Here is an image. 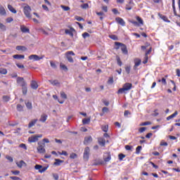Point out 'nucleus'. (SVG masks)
<instances>
[{
    "label": "nucleus",
    "mask_w": 180,
    "mask_h": 180,
    "mask_svg": "<svg viewBox=\"0 0 180 180\" xmlns=\"http://www.w3.org/2000/svg\"><path fill=\"white\" fill-rule=\"evenodd\" d=\"M115 45L116 46L115 50H119L121 47V51L125 56L129 54V51L127 50V46L124 44H122L120 42H115Z\"/></svg>",
    "instance_id": "f257e3e1"
},
{
    "label": "nucleus",
    "mask_w": 180,
    "mask_h": 180,
    "mask_svg": "<svg viewBox=\"0 0 180 180\" xmlns=\"http://www.w3.org/2000/svg\"><path fill=\"white\" fill-rule=\"evenodd\" d=\"M133 88V84L131 83L124 84L122 88H120L117 91V94H126L127 91H130Z\"/></svg>",
    "instance_id": "f03ea898"
},
{
    "label": "nucleus",
    "mask_w": 180,
    "mask_h": 180,
    "mask_svg": "<svg viewBox=\"0 0 180 180\" xmlns=\"http://www.w3.org/2000/svg\"><path fill=\"white\" fill-rule=\"evenodd\" d=\"M23 12L26 18H28V19H32V14H30V13L32 12V8L30 7V6L27 5L24 6Z\"/></svg>",
    "instance_id": "7ed1b4c3"
},
{
    "label": "nucleus",
    "mask_w": 180,
    "mask_h": 180,
    "mask_svg": "<svg viewBox=\"0 0 180 180\" xmlns=\"http://www.w3.org/2000/svg\"><path fill=\"white\" fill-rule=\"evenodd\" d=\"M44 147H46L45 143L41 141L38 142V147L37 150L39 154H44V153H46V148H44Z\"/></svg>",
    "instance_id": "20e7f679"
},
{
    "label": "nucleus",
    "mask_w": 180,
    "mask_h": 180,
    "mask_svg": "<svg viewBox=\"0 0 180 180\" xmlns=\"http://www.w3.org/2000/svg\"><path fill=\"white\" fill-rule=\"evenodd\" d=\"M42 137V134L32 136L31 137L28 138V141L29 143H36V141H39V139H41Z\"/></svg>",
    "instance_id": "39448f33"
},
{
    "label": "nucleus",
    "mask_w": 180,
    "mask_h": 180,
    "mask_svg": "<svg viewBox=\"0 0 180 180\" xmlns=\"http://www.w3.org/2000/svg\"><path fill=\"white\" fill-rule=\"evenodd\" d=\"M66 58L69 63H74V59L71 56H75V53L72 51H70L65 53Z\"/></svg>",
    "instance_id": "423d86ee"
},
{
    "label": "nucleus",
    "mask_w": 180,
    "mask_h": 180,
    "mask_svg": "<svg viewBox=\"0 0 180 180\" xmlns=\"http://www.w3.org/2000/svg\"><path fill=\"white\" fill-rule=\"evenodd\" d=\"M91 150L89 149V147H86L84 149V152L83 154V160H84L85 161H88V160H89V153H90Z\"/></svg>",
    "instance_id": "0eeeda50"
},
{
    "label": "nucleus",
    "mask_w": 180,
    "mask_h": 180,
    "mask_svg": "<svg viewBox=\"0 0 180 180\" xmlns=\"http://www.w3.org/2000/svg\"><path fill=\"white\" fill-rule=\"evenodd\" d=\"M34 169L38 170L40 174H43V172H46V171H47V167H43L41 165H36L34 166Z\"/></svg>",
    "instance_id": "6e6552de"
},
{
    "label": "nucleus",
    "mask_w": 180,
    "mask_h": 180,
    "mask_svg": "<svg viewBox=\"0 0 180 180\" xmlns=\"http://www.w3.org/2000/svg\"><path fill=\"white\" fill-rule=\"evenodd\" d=\"M17 84H18V85L21 86L22 87L27 86V83H26V81H25V79L20 77H18L17 78Z\"/></svg>",
    "instance_id": "1a4fd4ad"
},
{
    "label": "nucleus",
    "mask_w": 180,
    "mask_h": 180,
    "mask_svg": "<svg viewBox=\"0 0 180 180\" xmlns=\"http://www.w3.org/2000/svg\"><path fill=\"white\" fill-rule=\"evenodd\" d=\"M97 140L98 143L99 144V146H101V147H105L106 146V143H109V141H106L103 137H98Z\"/></svg>",
    "instance_id": "9d476101"
},
{
    "label": "nucleus",
    "mask_w": 180,
    "mask_h": 180,
    "mask_svg": "<svg viewBox=\"0 0 180 180\" xmlns=\"http://www.w3.org/2000/svg\"><path fill=\"white\" fill-rule=\"evenodd\" d=\"M134 70L136 71L137 70V67H139L141 65V59L136 58L134 59Z\"/></svg>",
    "instance_id": "9b49d317"
},
{
    "label": "nucleus",
    "mask_w": 180,
    "mask_h": 180,
    "mask_svg": "<svg viewBox=\"0 0 180 180\" xmlns=\"http://www.w3.org/2000/svg\"><path fill=\"white\" fill-rule=\"evenodd\" d=\"M29 60H33V61H39V60H43V56L39 57L37 55H30L28 57Z\"/></svg>",
    "instance_id": "f8f14e48"
},
{
    "label": "nucleus",
    "mask_w": 180,
    "mask_h": 180,
    "mask_svg": "<svg viewBox=\"0 0 180 180\" xmlns=\"http://www.w3.org/2000/svg\"><path fill=\"white\" fill-rule=\"evenodd\" d=\"M115 22L119 25H121V26H126V22H124V20L120 17H117L115 18Z\"/></svg>",
    "instance_id": "ddd939ff"
},
{
    "label": "nucleus",
    "mask_w": 180,
    "mask_h": 180,
    "mask_svg": "<svg viewBox=\"0 0 180 180\" xmlns=\"http://www.w3.org/2000/svg\"><path fill=\"white\" fill-rule=\"evenodd\" d=\"M92 136H86L84 138V144L85 146H88V144H89V143H92Z\"/></svg>",
    "instance_id": "4468645a"
},
{
    "label": "nucleus",
    "mask_w": 180,
    "mask_h": 180,
    "mask_svg": "<svg viewBox=\"0 0 180 180\" xmlns=\"http://www.w3.org/2000/svg\"><path fill=\"white\" fill-rule=\"evenodd\" d=\"M158 16H159V18H160V19L164 20V22H166L167 23L171 22V21L168 19V17H167L166 15H164L161 13H158Z\"/></svg>",
    "instance_id": "2eb2a0df"
},
{
    "label": "nucleus",
    "mask_w": 180,
    "mask_h": 180,
    "mask_svg": "<svg viewBox=\"0 0 180 180\" xmlns=\"http://www.w3.org/2000/svg\"><path fill=\"white\" fill-rule=\"evenodd\" d=\"M30 86L32 89H37L39 88V84H37V82L32 80L31 81Z\"/></svg>",
    "instance_id": "dca6fc26"
},
{
    "label": "nucleus",
    "mask_w": 180,
    "mask_h": 180,
    "mask_svg": "<svg viewBox=\"0 0 180 180\" xmlns=\"http://www.w3.org/2000/svg\"><path fill=\"white\" fill-rule=\"evenodd\" d=\"M172 8L174 16H177V18H179L180 14H178L176 13V9L175 8V0H172Z\"/></svg>",
    "instance_id": "f3484780"
},
{
    "label": "nucleus",
    "mask_w": 180,
    "mask_h": 180,
    "mask_svg": "<svg viewBox=\"0 0 180 180\" xmlns=\"http://www.w3.org/2000/svg\"><path fill=\"white\" fill-rule=\"evenodd\" d=\"M13 58L15 60H24L25 55L15 54L13 56Z\"/></svg>",
    "instance_id": "a211bd4d"
},
{
    "label": "nucleus",
    "mask_w": 180,
    "mask_h": 180,
    "mask_svg": "<svg viewBox=\"0 0 180 180\" xmlns=\"http://www.w3.org/2000/svg\"><path fill=\"white\" fill-rule=\"evenodd\" d=\"M63 162H64V160H61L60 159H55V162L53 163V165H55L56 167H60V165H61Z\"/></svg>",
    "instance_id": "6ab92c4d"
},
{
    "label": "nucleus",
    "mask_w": 180,
    "mask_h": 180,
    "mask_svg": "<svg viewBox=\"0 0 180 180\" xmlns=\"http://www.w3.org/2000/svg\"><path fill=\"white\" fill-rule=\"evenodd\" d=\"M47 115L43 114L41 115V117L39 119V122H41V123H46V120H47Z\"/></svg>",
    "instance_id": "aec40b11"
},
{
    "label": "nucleus",
    "mask_w": 180,
    "mask_h": 180,
    "mask_svg": "<svg viewBox=\"0 0 180 180\" xmlns=\"http://www.w3.org/2000/svg\"><path fill=\"white\" fill-rule=\"evenodd\" d=\"M15 49L18 51H26V50H27V48L24 46H17Z\"/></svg>",
    "instance_id": "412c9836"
},
{
    "label": "nucleus",
    "mask_w": 180,
    "mask_h": 180,
    "mask_svg": "<svg viewBox=\"0 0 180 180\" xmlns=\"http://www.w3.org/2000/svg\"><path fill=\"white\" fill-rule=\"evenodd\" d=\"M49 82L53 86H57V85H60V82L58 80L55 79V80H49Z\"/></svg>",
    "instance_id": "4be33fe9"
},
{
    "label": "nucleus",
    "mask_w": 180,
    "mask_h": 180,
    "mask_svg": "<svg viewBox=\"0 0 180 180\" xmlns=\"http://www.w3.org/2000/svg\"><path fill=\"white\" fill-rule=\"evenodd\" d=\"M20 30L22 33H29V32H30L29 28L26 27L25 25L20 27Z\"/></svg>",
    "instance_id": "5701e85b"
},
{
    "label": "nucleus",
    "mask_w": 180,
    "mask_h": 180,
    "mask_svg": "<svg viewBox=\"0 0 180 180\" xmlns=\"http://www.w3.org/2000/svg\"><path fill=\"white\" fill-rule=\"evenodd\" d=\"M38 120H37V119H35V120H32V121L29 123V124H28L29 129L33 127V126H34V124H36V123H37Z\"/></svg>",
    "instance_id": "b1692460"
},
{
    "label": "nucleus",
    "mask_w": 180,
    "mask_h": 180,
    "mask_svg": "<svg viewBox=\"0 0 180 180\" xmlns=\"http://www.w3.org/2000/svg\"><path fill=\"white\" fill-rule=\"evenodd\" d=\"M105 162H109L110 160H112V155H110V153H107V157L103 158Z\"/></svg>",
    "instance_id": "393cba45"
},
{
    "label": "nucleus",
    "mask_w": 180,
    "mask_h": 180,
    "mask_svg": "<svg viewBox=\"0 0 180 180\" xmlns=\"http://www.w3.org/2000/svg\"><path fill=\"white\" fill-rule=\"evenodd\" d=\"M176 116H178V111H175L173 114L168 116L166 119L167 120H171V119H174Z\"/></svg>",
    "instance_id": "a878e982"
},
{
    "label": "nucleus",
    "mask_w": 180,
    "mask_h": 180,
    "mask_svg": "<svg viewBox=\"0 0 180 180\" xmlns=\"http://www.w3.org/2000/svg\"><path fill=\"white\" fill-rule=\"evenodd\" d=\"M8 8L10 11V12H12V13H16V9H15V8H13V6H12V5L8 4Z\"/></svg>",
    "instance_id": "bb28decb"
},
{
    "label": "nucleus",
    "mask_w": 180,
    "mask_h": 180,
    "mask_svg": "<svg viewBox=\"0 0 180 180\" xmlns=\"http://www.w3.org/2000/svg\"><path fill=\"white\" fill-rule=\"evenodd\" d=\"M0 15H6V11H5V8L4 6H0Z\"/></svg>",
    "instance_id": "cd10ccee"
},
{
    "label": "nucleus",
    "mask_w": 180,
    "mask_h": 180,
    "mask_svg": "<svg viewBox=\"0 0 180 180\" xmlns=\"http://www.w3.org/2000/svg\"><path fill=\"white\" fill-rule=\"evenodd\" d=\"M83 124H89L91 123V118H84L82 120Z\"/></svg>",
    "instance_id": "c85d7f7f"
},
{
    "label": "nucleus",
    "mask_w": 180,
    "mask_h": 180,
    "mask_svg": "<svg viewBox=\"0 0 180 180\" xmlns=\"http://www.w3.org/2000/svg\"><path fill=\"white\" fill-rule=\"evenodd\" d=\"M116 60H117V63L120 65V67H122V65H123V63L122 62V60H120V57L116 56Z\"/></svg>",
    "instance_id": "c756f323"
},
{
    "label": "nucleus",
    "mask_w": 180,
    "mask_h": 180,
    "mask_svg": "<svg viewBox=\"0 0 180 180\" xmlns=\"http://www.w3.org/2000/svg\"><path fill=\"white\" fill-rule=\"evenodd\" d=\"M65 33L66 34H69V36H70L71 37H74V33H72V31L70 30H65Z\"/></svg>",
    "instance_id": "7c9ffc66"
},
{
    "label": "nucleus",
    "mask_w": 180,
    "mask_h": 180,
    "mask_svg": "<svg viewBox=\"0 0 180 180\" xmlns=\"http://www.w3.org/2000/svg\"><path fill=\"white\" fill-rule=\"evenodd\" d=\"M101 129H102L103 131H104L105 133H108V130H109V126L104 125V126L101 127Z\"/></svg>",
    "instance_id": "2f4dec72"
},
{
    "label": "nucleus",
    "mask_w": 180,
    "mask_h": 180,
    "mask_svg": "<svg viewBox=\"0 0 180 180\" xmlns=\"http://www.w3.org/2000/svg\"><path fill=\"white\" fill-rule=\"evenodd\" d=\"M118 158H119L120 161H123V159L126 158V155H124L123 153H120L118 155Z\"/></svg>",
    "instance_id": "473e14b6"
},
{
    "label": "nucleus",
    "mask_w": 180,
    "mask_h": 180,
    "mask_svg": "<svg viewBox=\"0 0 180 180\" xmlns=\"http://www.w3.org/2000/svg\"><path fill=\"white\" fill-rule=\"evenodd\" d=\"M22 91L23 95H27V86H24L23 87H22Z\"/></svg>",
    "instance_id": "72a5a7b5"
},
{
    "label": "nucleus",
    "mask_w": 180,
    "mask_h": 180,
    "mask_svg": "<svg viewBox=\"0 0 180 180\" xmlns=\"http://www.w3.org/2000/svg\"><path fill=\"white\" fill-rule=\"evenodd\" d=\"M0 29L2 32H6V26L0 22Z\"/></svg>",
    "instance_id": "f704fd0d"
},
{
    "label": "nucleus",
    "mask_w": 180,
    "mask_h": 180,
    "mask_svg": "<svg viewBox=\"0 0 180 180\" xmlns=\"http://www.w3.org/2000/svg\"><path fill=\"white\" fill-rule=\"evenodd\" d=\"M142 148H143V147L141 146H139L136 147V154H140V153H141Z\"/></svg>",
    "instance_id": "c9c22d12"
},
{
    "label": "nucleus",
    "mask_w": 180,
    "mask_h": 180,
    "mask_svg": "<svg viewBox=\"0 0 180 180\" xmlns=\"http://www.w3.org/2000/svg\"><path fill=\"white\" fill-rule=\"evenodd\" d=\"M23 164H26V162H25L23 160H20L19 163H16L18 168H22V167H23Z\"/></svg>",
    "instance_id": "e433bc0d"
},
{
    "label": "nucleus",
    "mask_w": 180,
    "mask_h": 180,
    "mask_svg": "<svg viewBox=\"0 0 180 180\" xmlns=\"http://www.w3.org/2000/svg\"><path fill=\"white\" fill-rule=\"evenodd\" d=\"M26 107L27 108V109H32L33 106L32 105V102L28 101L27 103H25Z\"/></svg>",
    "instance_id": "4c0bfd02"
},
{
    "label": "nucleus",
    "mask_w": 180,
    "mask_h": 180,
    "mask_svg": "<svg viewBox=\"0 0 180 180\" xmlns=\"http://www.w3.org/2000/svg\"><path fill=\"white\" fill-rule=\"evenodd\" d=\"M109 38L112 39V40H119L117 35H115V34L109 35Z\"/></svg>",
    "instance_id": "58836bf2"
},
{
    "label": "nucleus",
    "mask_w": 180,
    "mask_h": 180,
    "mask_svg": "<svg viewBox=\"0 0 180 180\" xmlns=\"http://www.w3.org/2000/svg\"><path fill=\"white\" fill-rule=\"evenodd\" d=\"M77 157H78V155H77V153H71L70 155V158H71V160H75V158H77Z\"/></svg>",
    "instance_id": "ea45409f"
},
{
    "label": "nucleus",
    "mask_w": 180,
    "mask_h": 180,
    "mask_svg": "<svg viewBox=\"0 0 180 180\" xmlns=\"http://www.w3.org/2000/svg\"><path fill=\"white\" fill-rule=\"evenodd\" d=\"M10 100H11V97L8 96H3V101L4 102H9Z\"/></svg>",
    "instance_id": "a19ab883"
},
{
    "label": "nucleus",
    "mask_w": 180,
    "mask_h": 180,
    "mask_svg": "<svg viewBox=\"0 0 180 180\" xmlns=\"http://www.w3.org/2000/svg\"><path fill=\"white\" fill-rule=\"evenodd\" d=\"M60 97L63 99H67V94L64 91H60Z\"/></svg>",
    "instance_id": "79ce46f5"
},
{
    "label": "nucleus",
    "mask_w": 180,
    "mask_h": 180,
    "mask_svg": "<svg viewBox=\"0 0 180 180\" xmlns=\"http://www.w3.org/2000/svg\"><path fill=\"white\" fill-rule=\"evenodd\" d=\"M112 12L114 13V15H120V12H119L117 8H112Z\"/></svg>",
    "instance_id": "37998d69"
},
{
    "label": "nucleus",
    "mask_w": 180,
    "mask_h": 180,
    "mask_svg": "<svg viewBox=\"0 0 180 180\" xmlns=\"http://www.w3.org/2000/svg\"><path fill=\"white\" fill-rule=\"evenodd\" d=\"M60 8H62V9H63V11H65V12L70 11V7L69 6H60Z\"/></svg>",
    "instance_id": "c03bdc74"
},
{
    "label": "nucleus",
    "mask_w": 180,
    "mask_h": 180,
    "mask_svg": "<svg viewBox=\"0 0 180 180\" xmlns=\"http://www.w3.org/2000/svg\"><path fill=\"white\" fill-rule=\"evenodd\" d=\"M0 74H3V75H6V74H8V70H6V69H0Z\"/></svg>",
    "instance_id": "a18cd8bd"
},
{
    "label": "nucleus",
    "mask_w": 180,
    "mask_h": 180,
    "mask_svg": "<svg viewBox=\"0 0 180 180\" xmlns=\"http://www.w3.org/2000/svg\"><path fill=\"white\" fill-rule=\"evenodd\" d=\"M125 9L126 11H131V9H133V6L130 4H127L125 6Z\"/></svg>",
    "instance_id": "49530a36"
},
{
    "label": "nucleus",
    "mask_w": 180,
    "mask_h": 180,
    "mask_svg": "<svg viewBox=\"0 0 180 180\" xmlns=\"http://www.w3.org/2000/svg\"><path fill=\"white\" fill-rule=\"evenodd\" d=\"M160 146L161 147H167L168 146V143H167L164 141H161Z\"/></svg>",
    "instance_id": "de8ad7c7"
},
{
    "label": "nucleus",
    "mask_w": 180,
    "mask_h": 180,
    "mask_svg": "<svg viewBox=\"0 0 180 180\" xmlns=\"http://www.w3.org/2000/svg\"><path fill=\"white\" fill-rule=\"evenodd\" d=\"M59 155H65L67 157L68 155V153L65 150H63L62 152H58Z\"/></svg>",
    "instance_id": "09e8293b"
},
{
    "label": "nucleus",
    "mask_w": 180,
    "mask_h": 180,
    "mask_svg": "<svg viewBox=\"0 0 180 180\" xmlns=\"http://www.w3.org/2000/svg\"><path fill=\"white\" fill-rule=\"evenodd\" d=\"M17 110L18 112H22V110H23V107L22 106V105L20 104L17 105Z\"/></svg>",
    "instance_id": "8fccbe9b"
},
{
    "label": "nucleus",
    "mask_w": 180,
    "mask_h": 180,
    "mask_svg": "<svg viewBox=\"0 0 180 180\" xmlns=\"http://www.w3.org/2000/svg\"><path fill=\"white\" fill-rule=\"evenodd\" d=\"M91 34H89V33L88 32H84L82 34V37L83 39H86V37H90Z\"/></svg>",
    "instance_id": "3c124183"
},
{
    "label": "nucleus",
    "mask_w": 180,
    "mask_h": 180,
    "mask_svg": "<svg viewBox=\"0 0 180 180\" xmlns=\"http://www.w3.org/2000/svg\"><path fill=\"white\" fill-rule=\"evenodd\" d=\"M81 8L82 9H88L89 8V4H84L83 5H81Z\"/></svg>",
    "instance_id": "603ef678"
},
{
    "label": "nucleus",
    "mask_w": 180,
    "mask_h": 180,
    "mask_svg": "<svg viewBox=\"0 0 180 180\" xmlns=\"http://www.w3.org/2000/svg\"><path fill=\"white\" fill-rule=\"evenodd\" d=\"M131 70V66H127L125 68V71L127 72V74H130V70Z\"/></svg>",
    "instance_id": "864d4df0"
},
{
    "label": "nucleus",
    "mask_w": 180,
    "mask_h": 180,
    "mask_svg": "<svg viewBox=\"0 0 180 180\" xmlns=\"http://www.w3.org/2000/svg\"><path fill=\"white\" fill-rule=\"evenodd\" d=\"M50 65L52 68H57V65L53 60L50 61Z\"/></svg>",
    "instance_id": "5fc2aeb1"
},
{
    "label": "nucleus",
    "mask_w": 180,
    "mask_h": 180,
    "mask_svg": "<svg viewBox=\"0 0 180 180\" xmlns=\"http://www.w3.org/2000/svg\"><path fill=\"white\" fill-rule=\"evenodd\" d=\"M75 19L76 20H77L78 22H81V21L84 20V18H82V17H79V16H78V15H76V16L75 17Z\"/></svg>",
    "instance_id": "6e6d98bb"
},
{
    "label": "nucleus",
    "mask_w": 180,
    "mask_h": 180,
    "mask_svg": "<svg viewBox=\"0 0 180 180\" xmlns=\"http://www.w3.org/2000/svg\"><path fill=\"white\" fill-rule=\"evenodd\" d=\"M132 148H133V146H129V145L125 146V150H127V151H130L131 150Z\"/></svg>",
    "instance_id": "4d7b16f0"
},
{
    "label": "nucleus",
    "mask_w": 180,
    "mask_h": 180,
    "mask_svg": "<svg viewBox=\"0 0 180 180\" xmlns=\"http://www.w3.org/2000/svg\"><path fill=\"white\" fill-rule=\"evenodd\" d=\"M19 147L20 148H23L24 150H27V147L26 146V144H25V143H20Z\"/></svg>",
    "instance_id": "13d9d810"
},
{
    "label": "nucleus",
    "mask_w": 180,
    "mask_h": 180,
    "mask_svg": "<svg viewBox=\"0 0 180 180\" xmlns=\"http://www.w3.org/2000/svg\"><path fill=\"white\" fill-rule=\"evenodd\" d=\"M136 20H138V22L141 24V25H143V19H141V18L140 17H136Z\"/></svg>",
    "instance_id": "bf43d9fd"
},
{
    "label": "nucleus",
    "mask_w": 180,
    "mask_h": 180,
    "mask_svg": "<svg viewBox=\"0 0 180 180\" xmlns=\"http://www.w3.org/2000/svg\"><path fill=\"white\" fill-rule=\"evenodd\" d=\"M11 174H13V175H19V174H20V171L19 170H15V171H11Z\"/></svg>",
    "instance_id": "052dcab7"
},
{
    "label": "nucleus",
    "mask_w": 180,
    "mask_h": 180,
    "mask_svg": "<svg viewBox=\"0 0 180 180\" xmlns=\"http://www.w3.org/2000/svg\"><path fill=\"white\" fill-rule=\"evenodd\" d=\"M146 130H147L146 127H141V128H139V133H144V131Z\"/></svg>",
    "instance_id": "680f3d73"
},
{
    "label": "nucleus",
    "mask_w": 180,
    "mask_h": 180,
    "mask_svg": "<svg viewBox=\"0 0 180 180\" xmlns=\"http://www.w3.org/2000/svg\"><path fill=\"white\" fill-rule=\"evenodd\" d=\"M102 112L103 113H108V112H109V108H108V107H104L102 109Z\"/></svg>",
    "instance_id": "e2e57ef3"
},
{
    "label": "nucleus",
    "mask_w": 180,
    "mask_h": 180,
    "mask_svg": "<svg viewBox=\"0 0 180 180\" xmlns=\"http://www.w3.org/2000/svg\"><path fill=\"white\" fill-rule=\"evenodd\" d=\"M149 124H151L150 122H145L140 124V126H148Z\"/></svg>",
    "instance_id": "0e129e2a"
},
{
    "label": "nucleus",
    "mask_w": 180,
    "mask_h": 180,
    "mask_svg": "<svg viewBox=\"0 0 180 180\" xmlns=\"http://www.w3.org/2000/svg\"><path fill=\"white\" fill-rule=\"evenodd\" d=\"M6 160H8V161H9L10 162H13V158L11 156H6Z\"/></svg>",
    "instance_id": "69168bd1"
},
{
    "label": "nucleus",
    "mask_w": 180,
    "mask_h": 180,
    "mask_svg": "<svg viewBox=\"0 0 180 180\" xmlns=\"http://www.w3.org/2000/svg\"><path fill=\"white\" fill-rule=\"evenodd\" d=\"M10 179L13 180H22L20 177H18V176H10Z\"/></svg>",
    "instance_id": "338daca9"
},
{
    "label": "nucleus",
    "mask_w": 180,
    "mask_h": 180,
    "mask_svg": "<svg viewBox=\"0 0 180 180\" xmlns=\"http://www.w3.org/2000/svg\"><path fill=\"white\" fill-rule=\"evenodd\" d=\"M162 81V84H163V85H167V79L166 78H162L161 79Z\"/></svg>",
    "instance_id": "774afa93"
}]
</instances>
